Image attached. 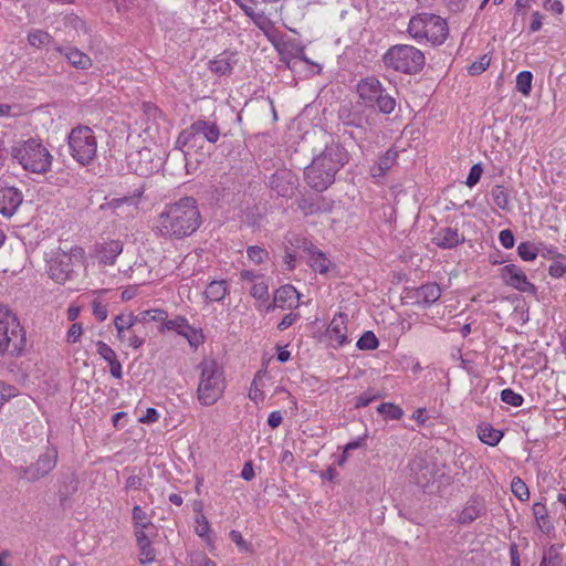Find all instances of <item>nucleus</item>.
Wrapping results in <instances>:
<instances>
[{
    "mask_svg": "<svg viewBox=\"0 0 566 566\" xmlns=\"http://www.w3.org/2000/svg\"><path fill=\"white\" fill-rule=\"evenodd\" d=\"M201 224V214L192 197H184L165 207L158 216L157 229L161 237L184 239L191 235Z\"/></svg>",
    "mask_w": 566,
    "mask_h": 566,
    "instance_id": "obj_1",
    "label": "nucleus"
},
{
    "mask_svg": "<svg viewBox=\"0 0 566 566\" xmlns=\"http://www.w3.org/2000/svg\"><path fill=\"white\" fill-rule=\"evenodd\" d=\"M348 160L349 154L344 146L336 143L327 144L324 150L305 167L306 185L315 191H325L334 184L336 174Z\"/></svg>",
    "mask_w": 566,
    "mask_h": 566,
    "instance_id": "obj_2",
    "label": "nucleus"
},
{
    "mask_svg": "<svg viewBox=\"0 0 566 566\" xmlns=\"http://www.w3.org/2000/svg\"><path fill=\"white\" fill-rule=\"evenodd\" d=\"M10 155L25 171L43 175L51 170L53 155L39 138H28L17 142Z\"/></svg>",
    "mask_w": 566,
    "mask_h": 566,
    "instance_id": "obj_3",
    "label": "nucleus"
},
{
    "mask_svg": "<svg viewBox=\"0 0 566 566\" xmlns=\"http://www.w3.org/2000/svg\"><path fill=\"white\" fill-rule=\"evenodd\" d=\"M220 128L214 122L198 119L179 134L176 140V146L178 149H176L174 153H169L168 157L179 156L180 150L184 160H187L189 151H185L182 148L187 147L188 149H195L197 147H201L202 140H206L210 144H216L220 138ZM189 166V163L186 161L185 167L187 172H190Z\"/></svg>",
    "mask_w": 566,
    "mask_h": 566,
    "instance_id": "obj_4",
    "label": "nucleus"
},
{
    "mask_svg": "<svg viewBox=\"0 0 566 566\" xmlns=\"http://www.w3.org/2000/svg\"><path fill=\"white\" fill-rule=\"evenodd\" d=\"M407 32L417 42L427 41L432 45H441L449 35V28L441 17L422 12L411 17Z\"/></svg>",
    "mask_w": 566,
    "mask_h": 566,
    "instance_id": "obj_5",
    "label": "nucleus"
},
{
    "mask_svg": "<svg viewBox=\"0 0 566 566\" xmlns=\"http://www.w3.org/2000/svg\"><path fill=\"white\" fill-rule=\"evenodd\" d=\"M200 369L197 397L201 405L212 406L222 396L226 388L223 368L213 359L202 360Z\"/></svg>",
    "mask_w": 566,
    "mask_h": 566,
    "instance_id": "obj_6",
    "label": "nucleus"
},
{
    "mask_svg": "<svg viewBox=\"0 0 566 566\" xmlns=\"http://www.w3.org/2000/svg\"><path fill=\"white\" fill-rule=\"evenodd\" d=\"M382 62L387 69L395 72L415 75L424 67L426 56L413 45L395 44L385 52Z\"/></svg>",
    "mask_w": 566,
    "mask_h": 566,
    "instance_id": "obj_7",
    "label": "nucleus"
},
{
    "mask_svg": "<svg viewBox=\"0 0 566 566\" xmlns=\"http://www.w3.org/2000/svg\"><path fill=\"white\" fill-rule=\"evenodd\" d=\"M25 344V333L15 315L7 306L0 304V355L9 352L13 356H19Z\"/></svg>",
    "mask_w": 566,
    "mask_h": 566,
    "instance_id": "obj_8",
    "label": "nucleus"
},
{
    "mask_svg": "<svg viewBox=\"0 0 566 566\" xmlns=\"http://www.w3.org/2000/svg\"><path fill=\"white\" fill-rule=\"evenodd\" d=\"M356 92L366 106L376 107L382 114H390L396 107V99L389 95L381 82L375 76L358 81Z\"/></svg>",
    "mask_w": 566,
    "mask_h": 566,
    "instance_id": "obj_9",
    "label": "nucleus"
},
{
    "mask_svg": "<svg viewBox=\"0 0 566 566\" xmlns=\"http://www.w3.org/2000/svg\"><path fill=\"white\" fill-rule=\"evenodd\" d=\"M67 144L70 155L81 166H87L96 158L97 140L88 126L74 127L69 134Z\"/></svg>",
    "mask_w": 566,
    "mask_h": 566,
    "instance_id": "obj_10",
    "label": "nucleus"
},
{
    "mask_svg": "<svg viewBox=\"0 0 566 566\" xmlns=\"http://www.w3.org/2000/svg\"><path fill=\"white\" fill-rule=\"evenodd\" d=\"M56 462L57 450L48 448L31 465L15 468V475L29 482H34L49 474L55 468Z\"/></svg>",
    "mask_w": 566,
    "mask_h": 566,
    "instance_id": "obj_11",
    "label": "nucleus"
},
{
    "mask_svg": "<svg viewBox=\"0 0 566 566\" xmlns=\"http://www.w3.org/2000/svg\"><path fill=\"white\" fill-rule=\"evenodd\" d=\"M502 282L518 292L535 295L537 287L528 281L522 268L515 264H506L500 269L499 273Z\"/></svg>",
    "mask_w": 566,
    "mask_h": 566,
    "instance_id": "obj_12",
    "label": "nucleus"
},
{
    "mask_svg": "<svg viewBox=\"0 0 566 566\" xmlns=\"http://www.w3.org/2000/svg\"><path fill=\"white\" fill-rule=\"evenodd\" d=\"M129 165L134 169L135 174L147 177L161 168L163 159L150 148L143 147L129 156Z\"/></svg>",
    "mask_w": 566,
    "mask_h": 566,
    "instance_id": "obj_13",
    "label": "nucleus"
},
{
    "mask_svg": "<svg viewBox=\"0 0 566 566\" xmlns=\"http://www.w3.org/2000/svg\"><path fill=\"white\" fill-rule=\"evenodd\" d=\"M338 118L344 126L364 129L368 125L364 106L360 103L343 105L338 111Z\"/></svg>",
    "mask_w": 566,
    "mask_h": 566,
    "instance_id": "obj_14",
    "label": "nucleus"
},
{
    "mask_svg": "<svg viewBox=\"0 0 566 566\" xmlns=\"http://www.w3.org/2000/svg\"><path fill=\"white\" fill-rule=\"evenodd\" d=\"M50 277L57 283H64L73 273L72 256L67 253H59L49 261Z\"/></svg>",
    "mask_w": 566,
    "mask_h": 566,
    "instance_id": "obj_15",
    "label": "nucleus"
},
{
    "mask_svg": "<svg viewBox=\"0 0 566 566\" xmlns=\"http://www.w3.org/2000/svg\"><path fill=\"white\" fill-rule=\"evenodd\" d=\"M23 201L21 190L15 187H0V213L4 217H12Z\"/></svg>",
    "mask_w": 566,
    "mask_h": 566,
    "instance_id": "obj_16",
    "label": "nucleus"
},
{
    "mask_svg": "<svg viewBox=\"0 0 566 566\" xmlns=\"http://www.w3.org/2000/svg\"><path fill=\"white\" fill-rule=\"evenodd\" d=\"M193 511L195 516V532L202 539L206 546L212 551L214 549V534L211 530L210 523L208 522L205 514H202V503L195 501Z\"/></svg>",
    "mask_w": 566,
    "mask_h": 566,
    "instance_id": "obj_17",
    "label": "nucleus"
},
{
    "mask_svg": "<svg viewBox=\"0 0 566 566\" xmlns=\"http://www.w3.org/2000/svg\"><path fill=\"white\" fill-rule=\"evenodd\" d=\"M298 298L300 294L293 285H283L275 291L273 302L266 306V312H272L276 307H297Z\"/></svg>",
    "mask_w": 566,
    "mask_h": 566,
    "instance_id": "obj_18",
    "label": "nucleus"
},
{
    "mask_svg": "<svg viewBox=\"0 0 566 566\" xmlns=\"http://www.w3.org/2000/svg\"><path fill=\"white\" fill-rule=\"evenodd\" d=\"M122 252L123 242L120 240L104 241L94 247L95 258L104 265H113Z\"/></svg>",
    "mask_w": 566,
    "mask_h": 566,
    "instance_id": "obj_19",
    "label": "nucleus"
},
{
    "mask_svg": "<svg viewBox=\"0 0 566 566\" xmlns=\"http://www.w3.org/2000/svg\"><path fill=\"white\" fill-rule=\"evenodd\" d=\"M347 316L343 313L334 316L332 322L329 323L326 334L331 342H334V347H340L348 342L347 338Z\"/></svg>",
    "mask_w": 566,
    "mask_h": 566,
    "instance_id": "obj_20",
    "label": "nucleus"
},
{
    "mask_svg": "<svg viewBox=\"0 0 566 566\" xmlns=\"http://www.w3.org/2000/svg\"><path fill=\"white\" fill-rule=\"evenodd\" d=\"M432 242L441 249H452L464 242V237L457 228H440L433 235Z\"/></svg>",
    "mask_w": 566,
    "mask_h": 566,
    "instance_id": "obj_21",
    "label": "nucleus"
},
{
    "mask_svg": "<svg viewBox=\"0 0 566 566\" xmlns=\"http://www.w3.org/2000/svg\"><path fill=\"white\" fill-rule=\"evenodd\" d=\"M303 250L308 255V264L315 272L321 274L328 272L332 262L323 251L318 250L312 242H305Z\"/></svg>",
    "mask_w": 566,
    "mask_h": 566,
    "instance_id": "obj_22",
    "label": "nucleus"
},
{
    "mask_svg": "<svg viewBox=\"0 0 566 566\" xmlns=\"http://www.w3.org/2000/svg\"><path fill=\"white\" fill-rule=\"evenodd\" d=\"M56 51L77 70H88L92 66V59L74 46H56Z\"/></svg>",
    "mask_w": 566,
    "mask_h": 566,
    "instance_id": "obj_23",
    "label": "nucleus"
},
{
    "mask_svg": "<svg viewBox=\"0 0 566 566\" xmlns=\"http://www.w3.org/2000/svg\"><path fill=\"white\" fill-rule=\"evenodd\" d=\"M271 188L281 197H291L294 192L293 177L287 171L275 172L270 179Z\"/></svg>",
    "mask_w": 566,
    "mask_h": 566,
    "instance_id": "obj_24",
    "label": "nucleus"
},
{
    "mask_svg": "<svg viewBox=\"0 0 566 566\" xmlns=\"http://www.w3.org/2000/svg\"><path fill=\"white\" fill-rule=\"evenodd\" d=\"M415 298L418 304L430 306L441 296V289L437 283H427L415 291Z\"/></svg>",
    "mask_w": 566,
    "mask_h": 566,
    "instance_id": "obj_25",
    "label": "nucleus"
},
{
    "mask_svg": "<svg viewBox=\"0 0 566 566\" xmlns=\"http://www.w3.org/2000/svg\"><path fill=\"white\" fill-rule=\"evenodd\" d=\"M230 293V286L226 280L211 281L205 292L203 296L206 302H221Z\"/></svg>",
    "mask_w": 566,
    "mask_h": 566,
    "instance_id": "obj_26",
    "label": "nucleus"
},
{
    "mask_svg": "<svg viewBox=\"0 0 566 566\" xmlns=\"http://www.w3.org/2000/svg\"><path fill=\"white\" fill-rule=\"evenodd\" d=\"M143 192H144L143 189H136L130 195H126V196H123L119 198H113L109 201H107L106 203L102 205L101 209H111L112 211L116 212L117 214H118L117 210L125 205L129 206V207H134L136 209L138 199L142 197Z\"/></svg>",
    "mask_w": 566,
    "mask_h": 566,
    "instance_id": "obj_27",
    "label": "nucleus"
},
{
    "mask_svg": "<svg viewBox=\"0 0 566 566\" xmlns=\"http://www.w3.org/2000/svg\"><path fill=\"white\" fill-rule=\"evenodd\" d=\"M398 150L395 148H389L382 156L379 157V160L376 166L371 168V174L374 177H382L387 174L388 170L397 163Z\"/></svg>",
    "mask_w": 566,
    "mask_h": 566,
    "instance_id": "obj_28",
    "label": "nucleus"
},
{
    "mask_svg": "<svg viewBox=\"0 0 566 566\" xmlns=\"http://www.w3.org/2000/svg\"><path fill=\"white\" fill-rule=\"evenodd\" d=\"M245 14L254 22V24L266 35L270 41L272 40V33L275 31L274 23L263 12L258 13L253 9L245 10Z\"/></svg>",
    "mask_w": 566,
    "mask_h": 566,
    "instance_id": "obj_29",
    "label": "nucleus"
},
{
    "mask_svg": "<svg viewBox=\"0 0 566 566\" xmlns=\"http://www.w3.org/2000/svg\"><path fill=\"white\" fill-rule=\"evenodd\" d=\"M533 512L541 532L547 536L554 533V524L547 516L546 507L541 503H535Z\"/></svg>",
    "mask_w": 566,
    "mask_h": 566,
    "instance_id": "obj_30",
    "label": "nucleus"
},
{
    "mask_svg": "<svg viewBox=\"0 0 566 566\" xmlns=\"http://www.w3.org/2000/svg\"><path fill=\"white\" fill-rule=\"evenodd\" d=\"M232 69L233 62L231 55L227 53H222L217 59L209 62V70L219 76L230 74Z\"/></svg>",
    "mask_w": 566,
    "mask_h": 566,
    "instance_id": "obj_31",
    "label": "nucleus"
},
{
    "mask_svg": "<svg viewBox=\"0 0 566 566\" xmlns=\"http://www.w3.org/2000/svg\"><path fill=\"white\" fill-rule=\"evenodd\" d=\"M502 432L492 428L490 424H484L479 427V438L480 440L489 446H496L501 438Z\"/></svg>",
    "mask_w": 566,
    "mask_h": 566,
    "instance_id": "obj_32",
    "label": "nucleus"
},
{
    "mask_svg": "<svg viewBox=\"0 0 566 566\" xmlns=\"http://www.w3.org/2000/svg\"><path fill=\"white\" fill-rule=\"evenodd\" d=\"M188 321L184 316H176L172 319L161 321V325L159 327V332L164 333L165 331H175L178 335L181 336L184 331L187 328Z\"/></svg>",
    "mask_w": 566,
    "mask_h": 566,
    "instance_id": "obj_33",
    "label": "nucleus"
},
{
    "mask_svg": "<svg viewBox=\"0 0 566 566\" xmlns=\"http://www.w3.org/2000/svg\"><path fill=\"white\" fill-rule=\"evenodd\" d=\"M491 196L493 199L494 205L502 209V210H509L510 209V199H509V191L506 188L502 185H495L492 188Z\"/></svg>",
    "mask_w": 566,
    "mask_h": 566,
    "instance_id": "obj_34",
    "label": "nucleus"
},
{
    "mask_svg": "<svg viewBox=\"0 0 566 566\" xmlns=\"http://www.w3.org/2000/svg\"><path fill=\"white\" fill-rule=\"evenodd\" d=\"M136 318V324H146L151 321L161 322L167 317V312L159 308L147 310L134 315Z\"/></svg>",
    "mask_w": 566,
    "mask_h": 566,
    "instance_id": "obj_35",
    "label": "nucleus"
},
{
    "mask_svg": "<svg viewBox=\"0 0 566 566\" xmlns=\"http://www.w3.org/2000/svg\"><path fill=\"white\" fill-rule=\"evenodd\" d=\"M114 326L117 333L133 331L136 328V318L133 313L119 314L114 318Z\"/></svg>",
    "mask_w": 566,
    "mask_h": 566,
    "instance_id": "obj_36",
    "label": "nucleus"
},
{
    "mask_svg": "<svg viewBox=\"0 0 566 566\" xmlns=\"http://www.w3.org/2000/svg\"><path fill=\"white\" fill-rule=\"evenodd\" d=\"M181 336L188 340L189 345L193 349H197L205 342L202 331L189 325V323L187 324V328L184 331V334H181Z\"/></svg>",
    "mask_w": 566,
    "mask_h": 566,
    "instance_id": "obj_37",
    "label": "nucleus"
},
{
    "mask_svg": "<svg viewBox=\"0 0 566 566\" xmlns=\"http://www.w3.org/2000/svg\"><path fill=\"white\" fill-rule=\"evenodd\" d=\"M52 40V36L42 30H34L28 34V41L30 45L38 49L49 45Z\"/></svg>",
    "mask_w": 566,
    "mask_h": 566,
    "instance_id": "obj_38",
    "label": "nucleus"
},
{
    "mask_svg": "<svg viewBox=\"0 0 566 566\" xmlns=\"http://www.w3.org/2000/svg\"><path fill=\"white\" fill-rule=\"evenodd\" d=\"M533 74L530 71H522L516 76V90L524 96H528L532 90Z\"/></svg>",
    "mask_w": 566,
    "mask_h": 566,
    "instance_id": "obj_39",
    "label": "nucleus"
},
{
    "mask_svg": "<svg viewBox=\"0 0 566 566\" xmlns=\"http://www.w3.org/2000/svg\"><path fill=\"white\" fill-rule=\"evenodd\" d=\"M481 511L482 506L476 501H473L461 511L458 521L460 523H470L481 514Z\"/></svg>",
    "mask_w": 566,
    "mask_h": 566,
    "instance_id": "obj_40",
    "label": "nucleus"
},
{
    "mask_svg": "<svg viewBox=\"0 0 566 566\" xmlns=\"http://www.w3.org/2000/svg\"><path fill=\"white\" fill-rule=\"evenodd\" d=\"M377 411L385 416V418L392 419V420H399L403 411L399 406H396L391 402H382L378 406Z\"/></svg>",
    "mask_w": 566,
    "mask_h": 566,
    "instance_id": "obj_41",
    "label": "nucleus"
},
{
    "mask_svg": "<svg viewBox=\"0 0 566 566\" xmlns=\"http://www.w3.org/2000/svg\"><path fill=\"white\" fill-rule=\"evenodd\" d=\"M517 253L522 260L533 261L538 255L539 249L536 248L534 243L525 241L518 244Z\"/></svg>",
    "mask_w": 566,
    "mask_h": 566,
    "instance_id": "obj_42",
    "label": "nucleus"
},
{
    "mask_svg": "<svg viewBox=\"0 0 566 566\" xmlns=\"http://www.w3.org/2000/svg\"><path fill=\"white\" fill-rule=\"evenodd\" d=\"M356 346L361 350H371L379 346V340L373 332L367 331L359 337Z\"/></svg>",
    "mask_w": 566,
    "mask_h": 566,
    "instance_id": "obj_43",
    "label": "nucleus"
},
{
    "mask_svg": "<svg viewBox=\"0 0 566 566\" xmlns=\"http://www.w3.org/2000/svg\"><path fill=\"white\" fill-rule=\"evenodd\" d=\"M133 520L135 527H148L151 524L150 513L140 506L134 507Z\"/></svg>",
    "mask_w": 566,
    "mask_h": 566,
    "instance_id": "obj_44",
    "label": "nucleus"
},
{
    "mask_svg": "<svg viewBox=\"0 0 566 566\" xmlns=\"http://www.w3.org/2000/svg\"><path fill=\"white\" fill-rule=\"evenodd\" d=\"M548 273L555 279L563 277L566 274V256L557 254V258L548 268Z\"/></svg>",
    "mask_w": 566,
    "mask_h": 566,
    "instance_id": "obj_45",
    "label": "nucleus"
},
{
    "mask_svg": "<svg viewBox=\"0 0 566 566\" xmlns=\"http://www.w3.org/2000/svg\"><path fill=\"white\" fill-rule=\"evenodd\" d=\"M247 255L250 261L255 264H261L269 259V252L259 245H250L247 249Z\"/></svg>",
    "mask_w": 566,
    "mask_h": 566,
    "instance_id": "obj_46",
    "label": "nucleus"
},
{
    "mask_svg": "<svg viewBox=\"0 0 566 566\" xmlns=\"http://www.w3.org/2000/svg\"><path fill=\"white\" fill-rule=\"evenodd\" d=\"M501 400L513 407H520L524 402L523 396L511 388H506L501 391Z\"/></svg>",
    "mask_w": 566,
    "mask_h": 566,
    "instance_id": "obj_47",
    "label": "nucleus"
},
{
    "mask_svg": "<svg viewBox=\"0 0 566 566\" xmlns=\"http://www.w3.org/2000/svg\"><path fill=\"white\" fill-rule=\"evenodd\" d=\"M188 566H217V565L205 553L193 552V553H190V560H188Z\"/></svg>",
    "mask_w": 566,
    "mask_h": 566,
    "instance_id": "obj_48",
    "label": "nucleus"
},
{
    "mask_svg": "<svg viewBox=\"0 0 566 566\" xmlns=\"http://www.w3.org/2000/svg\"><path fill=\"white\" fill-rule=\"evenodd\" d=\"M95 347L96 353L107 363L117 357L114 349L103 340H97Z\"/></svg>",
    "mask_w": 566,
    "mask_h": 566,
    "instance_id": "obj_49",
    "label": "nucleus"
},
{
    "mask_svg": "<svg viewBox=\"0 0 566 566\" xmlns=\"http://www.w3.org/2000/svg\"><path fill=\"white\" fill-rule=\"evenodd\" d=\"M139 547V560L142 564H150L155 559V552L150 542L145 544H138Z\"/></svg>",
    "mask_w": 566,
    "mask_h": 566,
    "instance_id": "obj_50",
    "label": "nucleus"
},
{
    "mask_svg": "<svg viewBox=\"0 0 566 566\" xmlns=\"http://www.w3.org/2000/svg\"><path fill=\"white\" fill-rule=\"evenodd\" d=\"M251 295L258 301H266L269 298V286L266 283L255 282L251 287Z\"/></svg>",
    "mask_w": 566,
    "mask_h": 566,
    "instance_id": "obj_51",
    "label": "nucleus"
},
{
    "mask_svg": "<svg viewBox=\"0 0 566 566\" xmlns=\"http://www.w3.org/2000/svg\"><path fill=\"white\" fill-rule=\"evenodd\" d=\"M491 59L484 54L481 59L469 66V73L471 75H479L484 72L490 65Z\"/></svg>",
    "mask_w": 566,
    "mask_h": 566,
    "instance_id": "obj_52",
    "label": "nucleus"
},
{
    "mask_svg": "<svg viewBox=\"0 0 566 566\" xmlns=\"http://www.w3.org/2000/svg\"><path fill=\"white\" fill-rule=\"evenodd\" d=\"M482 172H483V168H482L481 164L473 165L469 171L468 177H467V181H465L467 186L470 188L474 187L480 181Z\"/></svg>",
    "mask_w": 566,
    "mask_h": 566,
    "instance_id": "obj_53",
    "label": "nucleus"
},
{
    "mask_svg": "<svg viewBox=\"0 0 566 566\" xmlns=\"http://www.w3.org/2000/svg\"><path fill=\"white\" fill-rule=\"evenodd\" d=\"M510 488L513 495H530L527 485L518 476L513 478Z\"/></svg>",
    "mask_w": 566,
    "mask_h": 566,
    "instance_id": "obj_54",
    "label": "nucleus"
},
{
    "mask_svg": "<svg viewBox=\"0 0 566 566\" xmlns=\"http://www.w3.org/2000/svg\"><path fill=\"white\" fill-rule=\"evenodd\" d=\"M93 315L98 322H104L107 318L108 311L105 304L98 300L92 302Z\"/></svg>",
    "mask_w": 566,
    "mask_h": 566,
    "instance_id": "obj_55",
    "label": "nucleus"
},
{
    "mask_svg": "<svg viewBox=\"0 0 566 566\" xmlns=\"http://www.w3.org/2000/svg\"><path fill=\"white\" fill-rule=\"evenodd\" d=\"M125 490L127 492L146 491L143 488V479L138 475H129L126 480Z\"/></svg>",
    "mask_w": 566,
    "mask_h": 566,
    "instance_id": "obj_56",
    "label": "nucleus"
},
{
    "mask_svg": "<svg viewBox=\"0 0 566 566\" xmlns=\"http://www.w3.org/2000/svg\"><path fill=\"white\" fill-rule=\"evenodd\" d=\"M19 390L15 386L0 381V396L3 398V403L9 399L18 396Z\"/></svg>",
    "mask_w": 566,
    "mask_h": 566,
    "instance_id": "obj_57",
    "label": "nucleus"
},
{
    "mask_svg": "<svg viewBox=\"0 0 566 566\" xmlns=\"http://www.w3.org/2000/svg\"><path fill=\"white\" fill-rule=\"evenodd\" d=\"M82 333H83L82 325L80 323H73L67 331V335H66L67 343H71V344L76 343L80 339Z\"/></svg>",
    "mask_w": 566,
    "mask_h": 566,
    "instance_id": "obj_58",
    "label": "nucleus"
},
{
    "mask_svg": "<svg viewBox=\"0 0 566 566\" xmlns=\"http://www.w3.org/2000/svg\"><path fill=\"white\" fill-rule=\"evenodd\" d=\"M499 240L505 249H512L515 243L514 234L510 229L502 230Z\"/></svg>",
    "mask_w": 566,
    "mask_h": 566,
    "instance_id": "obj_59",
    "label": "nucleus"
},
{
    "mask_svg": "<svg viewBox=\"0 0 566 566\" xmlns=\"http://www.w3.org/2000/svg\"><path fill=\"white\" fill-rule=\"evenodd\" d=\"M230 538L233 543L237 544V547L242 552H248L250 549V544L243 539L241 533L239 531H231Z\"/></svg>",
    "mask_w": 566,
    "mask_h": 566,
    "instance_id": "obj_60",
    "label": "nucleus"
},
{
    "mask_svg": "<svg viewBox=\"0 0 566 566\" xmlns=\"http://www.w3.org/2000/svg\"><path fill=\"white\" fill-rule=\"evenodd\" d=\"M300 317V315L297 313H289L286 314L282 319L281 322L277 324V329L279 331H284L286 329L287 327L292 326L296 319Z\"/></svg>",
    "mask_w": 566,
    "mask_h": 566,
    "instance_id": "obj_61",
    "label": "nucleus"
},
{
    "mask_svg": "<svg viewBox=\"0 0 566 566\" xmlns=\"http://www.w3.org/2000/svg\"><path fill=\"white\" fill-rule=\"evenodd\" d=\"M380 396L378 395H370L368 392H364L361 395H359L356 399V408H363V407H366L368 406L371 401L378 399Z\"/></svg>",
    "mask_w": 566,
    "mask_h": 566,
    "instance_id": "obj_62",
    "label": "nucleus"
},
{
    "mask_svg": "<svg viewBox=\"0 0 566 566\" xmlns=\"http://www.w3.org/2000/svg\"><path fill=\"white\" fill-rule=\"evenodd\" d=\"M544 8L556 14H562L564 11V6L559 0H545Z\"/></svg>",
    "mask_w": 566,
    "mask_h": 566,
    "instance_id": "obj_63",
    "label": "nucleus"
},
{
    "mask_svg": "<svg viewBox=\"0 0 566 566\" xmlns=\"http://www.w3.org/2000/svg\"><path fill=\"white\" fill-rule=\"evenodd\" d=\"M108 365H109V373H111L112 377H114L116 379H120L123 377V370H122V364L117 359V357L113 358V360L108 361Z\"/></svg>",
    "mask_w": 566,
    "mask_h": 566,
    "instance_id": "obj_64",
    "label": "nucleus"
}]
</instances>
